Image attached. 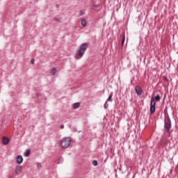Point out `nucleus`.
<instances>
[{"mask_svg": "<svg viewBox=\"0 0 178 178\" xmlns=\"http://www.w3.org/2000/svg\"><path fill=\"white\" fill-rule=\"evenodd\" d=\"M87 48H88V44H87V43H83L82 44H81L79 49L76 52V54L74 56L75 59H81L82 56H84V54H86Z\"/></svg>", "mask_w": 178, "mask_h": 178, "instance_id": "nucleus-1", "label": "nucleus"}, {"mask_svg": "<svg viewBox=\"0 0 178 178\" xmlns=\"http://www.w3.org/2000/svg\"><path fill=\"white\" fill-rule=\"evenodd\" d=\"M159 102L161 101V95H156L155 97L151 98V103H150V113L151 115L155 113V105H156V103L155 102Z\"/></svg>", "mask_w": 178, "mask_h": 178, "instance_id": "nucleus-2", "label": "nucleus"}, {"mask_svg": "<svg viewBox=\"0 0 178 178\" xmlns=\"http://www.w3.org/2000/svg\"><path fill=\"white\" fill-rule=\"evenodd\" d=\"M164 127L168 137H170V134L172 133V131H170V129L172 128V122H170V118H165Z\"/></svg>", "mask_w": 178, "mask_h": 178, "instance_id": "nucleus-3", "label": "nucleus"}, {"mask_svg": "<svg viewBox=\"0 0 178 178\" xmlns=\"http://www.w3.org/2000/svg\"><path fill=\"white\" fill-rule=\"evenodd\" d=\"M70 143H72V139L70 137L63 138L60 141V146L62 148H67L70 145Z\"/></svg>", "mask_w": 178, "mask_h": 178, "instance_id": "nucleus-4", "label": "nucleus"}, {"mask_svg": "<svg viewBox=\"0 0 178 178\" xmlns=\"http://www.w3.org/2000/svg\"><path fill=\"white\" fill-rule=\"evenodd\" d=\"M22 166L20 165L17 166L15 170L16 176H19V175L22 173Z\"/></svg>", "mask_w": 178, "mask_h": 178, "instance_id": "nucleus-5", "label": "nucleus"}, {"mask_svg": "<svg viewBox=\"0 0 178 178\" xmlns=\"http://www.w3.org/2000/svg\"><path fill=\"white\" fill-rule=\"evenodd\" d=\"M10 141V140H9V138L6 137V136L3 137L2 143L4 145H8V144H9Z\"/></svg>", "mask_w": 178, "mask_h": 178, "instance_id": "nucleus-6", "label": "nucleus"}, {"mask_svg": "<svg viewBox=\"0 0 178 178\" xmlns=\"http://www.w3.org/2000/svg\"><path fill=\"white\" fill-rule=\"evenodd\" d=\"M137 95H141L143 94V89L140 86H136L135 88Z\"/></svg>", "mask_w": 178, "mask_h": 178, "instance_id": "nucleus-7", "label": "nucleus"}, {"mask_svg": "<svg viewBox=\"0 0 178 178\" xmlns=\"http://www.w3.org/2000/svg\"><path fill=\"white\" fill-rule=\"evenodd\" d=\"M17 163L20 165V163H23V156H17Z\"/></svg>", "mask_w": 178, "mask_h": 178, "instance_id": "nucleus-8", "label": "nucleus"}, {"mask_svg": "<svg viewBox=\"0 0 178 178\" xmlns=\"http://www.w3.org/2000/svg\"><path fill=\"white\" fill-rule=\"evenodd\" d=\"M50 74H51V76H55V74H56V68H51L50 70Z\"/></svg>", "mask_w": 178, "mask_h": 178, "instance_id": "nucleus-9", "label": "nucleus"}, {"mask_svg": "<svg viewBox=\"0 0 178 178\" xmlns=\"http://www.w3.org/2000/svg\"><path fill=\"white\" fill-rule=\"evenodd\" d=\"M161 145H162L163 147H165V145H168V140H166V139H163V140H161Z\"/></svg>", "mask_w": 178, "mask_h": 178, "instance_id": "nucleus-10", "label": "nucleus"}, {"mask_svg": "<svg viewBox=\"0 0 178 178\" xmlns=\"http://www.w3.org/2000/svg\"><path fill=\"white\" fill-rule=\"evenodd\" d=\"M74 109H77L78 108H80V103L76 102L73 104Z\"/></svg>", "mask_w": 178, "mask_h": 178, "instance_id": "nucleus-11", "label": "nucleus"}, {"mask_svg": "<svg viewBox=\"0 0 178 178\" xmlns=\"http://www.w3.org/2000/svg\"><path fill=\"white\" fill-rule=\"evenodd\" d=\"M81 25L83 26V27H86V26H87V22H86V19L81 20Z\"/></svg>", "mask_w": 178, "mask_h": 178, "instance_id": "nucleus-12", "label": "nucleus"}, {"mask_svg": "<svg viewBox=\"0 0 178 178\" xmlns=\"http://www.w3.org/2000/svg\"><path fill=\"white\" fill-rule=\"evenodd\" d=\"M125 40H126V36L124 35L123 36H122V43H121V44L123 46V45H124V41H125Z\"/></svg>", "mask_w": 178, "mask_h": 178, "instance_id": "nucleus-13", "label": "nucleus"}, {"mask_svg": "<svg viewBox=\"0 0 178 178\" xmlns=\"http://www.w3.org/2000/svg\"><path fill=\"white\" fill-rule=\"evenodd\" d=\"M25 156H30V150L27 149L24 153Z\"/></svg>", "mask_w": 178, "mask_h": 178, "instance_id": "nucleus-14", "label": "nucleus"}, {"mask_svg": "<svg viewBox=\"0 0 178 178\" xmlns=\"http://www.w3.org/2000/svg\"><path fill=\"white\" fill-rule=\"evenodd\" d=\"M93 166H98V161L97 160H94L92 162Z\"/></svg>", "mask_w": 178, "mask_h": 178, "instance_id": "nucleus-15", "label": "nucleus"}, {"mask_svg": "<svg viewBox=\"0 0 178 178\" xmlns=\"http://www.w3.org/2000/svg\"><path fill=\"white\" fill-rule=\"evenodd\" d=\"M83 15H84V11L80 10L79 13V16H83Z\"/></svg>", "mask_w": 178, "mask_h": 178, "instance_id": "nucleus-16", "label": "nucleus"}, {"mask_svg": "<svg viewBox=\"0 0 178 178\" xmlns=\"http://www.w3.org/2000/svg\"><path fill=\"white\" fill-rule=\"evenodd\" d=\"M54 20L55 22H60V18H59V17H55V18H54Z\"/></svg>", "mask_w": 178, "mask_h": 178, "instance_id": "nucleus-17", "label": "nucleus"}, {"mask_svg": "<svg viewBox=\"0 0 178 178\" xmlns=\"http://www.w3.org/2000/svg\"><path fill=\"white\" fill-rule=\"evenodd\" d=\"M35 62V60H34V58H33V59L31 60V63L32 65H34Z\"/></svg>", "mask_w": 178, "mask_h": 178, "instance_id": "nucleus-18", "label": "nucleus"}, {"mask_svg": "<svg viewBox=\"0 0 178 178\" xmlns=\"http://www.w3.org/2000/svg\"><path fill=\"white\" fill-rule=\"evenodd\" d=\"M37 166H38V168L39 169H40V168H41V163H38L37 164Z\"/></svg>", "mask_w": 178, "mask_h": 178, "instance_id": "nucleus-19", "label": "nucleus"}, {"mask_svg": "<svg viewBox=\"0 0 178 178\" xmlns=\"http://www.w3.org/2000/svg\"><path fill=\"white\" fill-rule=\"evenodd\" d=\"M104 108H105V109H106V108H108V102H106L104 104Z\"/></svg>", "mask_w": 178, "mask_h": 178, "instance_id": "nucleus-20", "label": "nucleus"}, {"mask_svg": "<svg viewBox=\"0 0 178 178\" xmlns=\"http://www.w3.org/2000/svg\"><path fill=\"white\" fill-rule=\"evenodd\" d=\"M60 129H65V125L64 124H61L60 127Z\"/></svg>", "mask_w": 178, "mask_h": 178, "instance_id": "nucleus-21", "label": "nucleus"}, {"mask_svg": "<svg viewBox=\"0 0 178 178\" xmlns=\"http://www.w3.org/2000/svg\"><path fill=\"white\" fill-rule=\"evenodd\" d=\"M91 9H97V6L93 5L91 6Z\"/></svg>", "mask_w": 178, "mask_h": 178, "instance_id": "nucleus-22", "label": "nucleus"}, {"mask_svg": "<svg viewBox=\"0 0 178 178\" xmlns=\"http://www.w3.org/2000/svg\"><path fill=\"white\" fill-rule=\"evenodd\" d=\"M111 98H112V95H110V96L108 97V101H111Z\"/></svg>", "mask_w": 178, "mask_h": 178, "instance_id": "nucleus-23", "label": "nucleus"}, {"mask_svg": "<svg viewBox=\"0 0 178 178\" xmlns=\"http://www.w3.org/2000/svg\"><path fill=\"white\" fill-rule=\"evenodd\" d=\"M10 178H12V177H10Z\"/></svg>", "mask_w": 178, "mask_h": 178, "instance_id": "nucleus-24", "label": "nucleus"}]
</instances>
